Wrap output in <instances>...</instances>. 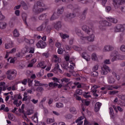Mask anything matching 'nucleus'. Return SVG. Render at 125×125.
Instances as JSON below:
<instances>
[{"label": "nucleus", "mask_w": 125, "mask_h": 125, "mask_svg": "<svg viewBox=\"0 0 125 125\" xmlns=\"http://www.w3.org/2000/svg\"><path fill=\"white\" fill-rule=\"evenodd\" d=\"M6 28V23L5 22H0V29H5Z\"/></svg>", "instance_id": "39"}, {"label": "nucleus", "mask_w": 125, "mask_h": 125, "mask_svg": "<svg viewBox=\"0 0 125 125\" xmlns=\"http://www.w3.org/2000/svg\"><path fill=\"white\" fill-rule=\"evenodd\" d=\"M38 68H42V69H45L46 68V64L44 63V62H41L37 64Z\"/></svg>", "instance_id": "20"}, {"label": "nucleus", "mask_w": 125, "mask_h": 125, "mask_svg": "<svg viewBox=\"0 0 125 125\" xmlns=\"http://www.w3.org/2000/svg\"><path fill=\"white\" fill-rule=\"evenodd\" d=\"M21 108H20L19 109V112H20V113H22V114L25 113V111L24 110V109L25 108V104H22Z\"/></svg>", "instance_id": "36"}, {"label": "nucleus", "mask_w": 125, "mask_h": 125, "mask_svg": "<svg viewBox=\"0 0 125 125\" xmlns=\"http://www.w3.org/2000/svg\"><path fill=\"white\" fill-rule=\"evenodd\" d=\"M70 112L72 114H77V111L76 110V108L72 107L70 108Z\"/></svg>", "instance_id": "48"}, {"label": "nucleus", "mask_w": 125, "mask_h": 125, "mask_svg": "<svg viewBox=\"0 0 125 125\" xmlns=\"http://www.w3.org/2000/svg\"><path fill=\"white\" fill-rule=\"evenodd\" d=\"M123 41H124V35L123 34H121L119 38V42H122Z\"/></svg>", "instance_id": "64"}, {"label": "nucleus", "mask_w": 125, "mask_h": 125, "mask_svg": "<svg viewBox=\"0 0 125 125\" xmlns=\"http://www.w3.org/2000/svg\"><path fill=\"white\" fill-rule=\"evenodd\" d=\"M99 68V65L98 64H95L93 66L92 71H97Z\"/></svg>", "instance_id": "46"}, {"label": "nucleus", "mask_w": 125, "mask_h": 125, "mask_svg": "<svg viewBox=\"0 0 125 125\" xmlns=\"http://www.w3.org/2000/svg\"><path fill=\"white\" fill-rule=\"evenodd\" d=\"M54 26L56 30H59L62 27V23L61 21H58L55 23Z\"/></svg>", "instance_id": "21"}, {"label": "nucleus", "mask_w": 125, "mask_h": 125, "mask_svg": "<svg viewBox=\"0 0 125 125\" xmlns=\"http://www.w3.org/2000/svg\"><path fill=\"white\" fill-rule=\"evenodd\" d=\"M81 42L82 43L84 44L87 43V42H88V39H87V36H85L83 37L82 36V37H80Z\"/></svg>", "instance_id": "25"}, {"label": "nucleus", "mask_w": 125, "mask_h": 125, "mask_svg": "<svg viewBox=\"0 0 125 125\" xmlns=\"http://www.w3.org/2000/svg\"><path fill=\"white\" fill-rule=\"evenodd\" d=\"M60 16L57 13H54L53 14L51 17L50 20V21H53V20H56L59 18Z\"/></svg>", "instance_id": "17"}, {"label": "nucleus", "mask_w": 125, "mask_h": 125, "mask_svg": "<svg viewBox=\"0 0 125 125\" xmlns=\"http://www.w3.org/2000/svg\"><path fill=\"white\" fill-rule=\"evenodd\" d=\"M83 119H84V117L83 116H81L78 118V119L76 121V123H78L77 125H83V122L82 121H83Z\"/></svg>", "instance_id": "24"}, {"label": "nucleus", "mask_w": 125, "mask_h": 125, "mask_svg": "<svg viewBox=\"0 0 125 125\" xmlns=\"http://www.w3.org/2000/svg\"><path fill=\"white\" fill-rule=\"evenodd\" d=\"M54 122V119L53 118H48L47 119V123L51 124Z\"/></svg>", "instance_id": "50"}, {"label": "nucleus", "mask_w": 125, "mask_h": 125, "mask_svg": "<svg viewBox=\"0 0 125 125\" xmlns=\"http://www.w3.org/2000/svg\"><path fill=\"white\" fill-rule=\"evenodd\" d=\"M46 45V42L42 40L39 41L36 44L38 48H45Z\"/></svg>", "instance_id": "9"}, {"label": "nucleus", "mask_w": 125, "mask_h": 125, "mask_svg": "<svg viewBox=\"0 0 125 125\" xmlns=\"http://www.w3.org/2000/svg\"><path fill=\"white\" fill-rule=\"evenodd\" d=\"M58 83H54L53 82H51L49 83V86L50 87H55V86H58Z\"/></svg>", "instance_id": "38"}, {"label": "nucleus", "mask_w": 125, "mask_h": 125, "mask_svg": "<svg viewBox=\"0 0 125 125\" xmlns=\"http://www.w3.org/2000/svg\"><path fill=\"white\" fill-rule=\"evenodd\" d=\"M36 90L39 91V92H42V91H43L44 89L42 87H38L37 88Z\"/></svg>", "instance_id": "59"}, {"label": "nucleus", "mask_w": 125, "mask_h": 125, "mask_svg": "<svg viewBox=\"0 0 125 125\" xmlns=\"http://www.w3.org/2000/svg\"><path fill=\"white\" fill-rule=\"evenodd\" d=\"M85 55H86L85 53H82V58H83L84 59H85L86 61H89V58L85 56Z\"/></svg>", "instance_id": "49"}, {"label": "nucleus", "mask_w": 125, "mask_h": 125, "mask_svg": "<svg viewBox=\"0 0 125 125\" xmlns=\"http://www.w3.org/2000/svg\"><path fill=\"white\" fill-rule=\"evenodd\" d=\"M60 36L63 40H65V39H68V38H69V35L66 34H63V33H60Z\"/></svg>", "instance_id": "33"}, {"label": "nucleus", "mask_w": 125, "mask_h": 125, "mask_svg": "<svg viewBox=\"0 0 125 125\" xmlns=\"http://www.w3.org/2000/svg\"><path fill=\"white\" fill-rule=\"evenodd\" d=\"M73 49H74L75 50H76L77 51H82V50H83V49H82V48L76 45H74L73 46Z\"/></svg>", "instance_id": "41"}, {"label": "nucleus", "mask_w": 125, "mask_h": 125, "mask_svg": "<svg viewBox=\"0 0 125 125\" xmlns=\"http://www.w3.org/2000/svg\"><path fill=\"white\" fill-rule=\"evenodd\" d=\"M21 6L23 7V9H24L25 10H27L28 9V5L25 2L22 1L21 2Z\"/></svg>", "instance_id": "30"}, {"label": "nucleus", "mask_w": 125, "mask_h": 125, "mask_svg": "<svg viewBox=\"0 0 125 125\" xmlns=\"http://www.w3.org/2000/svg\"><path fill=\"white\" fill-rule=\"evenodd\" d=\"M46 28V24L43 23L39 27H37V30L39 32L44 31V29Z\"/></svg>", "instance_id": "13"}, {"label": "nucleus", "mask_w": 125, "mask_h": 125, "mask_svg": "<svg viewBox=\"0 0 125 125\" xmlns=\"http://www.w3.org/2000/svg\"><path fill=\"white\" fill-rule=\"evenodd\" d=\"M99 87H100L99 86L96 85H93L91 87V92L93 93V95L95 97H98V94H97V93H98V91H97V90H96V89L98 88Z\"/></svg>", "instance_id": "10"}, {"label": "nucleus", "mask_w": 125, "mask_h": 125, "mask_svg": "<svg viewBox=\"0 0 125 125\" xmlns=\"http://www.w3.org/2000/svg\"><path fill=\"white\" fill-rule=\"evenodd\" d=\"M124 3H125L124 0H112V5L115 9H118Z\"/></svg>", "instance_id": "4"}, {"label": "nucleus", "mask_w": 125, "mask_h": 125, "mask_svg": "<svg viewBox=\"0 0 125 125\" xmlns=\"http://www.w3.org/2000/svg\"><path fill=\"white\" fill-rule=\"evenodd\" d=\"M118 92H119L118 91H110L109 92V94L110 95H113L114 94H116V93H118Z\"/></svg>", "instance_id": "62"}, {"label": "nucleus", "mask_w": 125, "mask_h": 125, "mask_svg": "<svg viewBox=\"0 0 125 125\" xmlns=\"http://www.w3.org/2000/svg\"><path fill=\"white\" fill-rule=\"evenodd\" d=\"M36 4L37 5H34L33 9V12L36 14H40V13H42L47 9L46 5L42 0L38 1Z\"/></svg>", "instance_id": "1"}, {"label": "nucleus", "mask_w": 125, "mask_h": 125, "mask_svg": "<svg viewBox=\"0 0 125 125\" xmlns=\"http://www.w3.org/2000/svg\"><path fill=\"white\" fill-rule=\"evenodd\" d=\"M56 107L57 108H63L64 107V104L62 103H56Z\"/></svg>", "instance_id": "42"}, {"label": "nucleus", "mask_w": 125, "mask_h": 125, "mask_svg": "<svg viewBox=\"0 0 125 125\" xmlns=\"http://www.w3.org/2000/svg\"><path fill=\"white\" fill-rule=\"evenodd\" d=\"M22 18L24 22V24L25 25H28V24L27 23V21H26L27 20V14H26V13H23L22 14Z\"/></svg>", "instance_id": "29"}, {"label": "nucleus", "mask_w": 125, "mask_h": 125, "mask_svg": "<svg viewBox=\"0 0 125 125\" xmlns=\"http://www.w3.org/2000/svg\"><path fill=\"white\" fill-rule=\"evenodd\" d=\"M111 56H113L112 59V61L114 62V61H116V60H118V59H124L125 60V56H121L119 54H118V52H116L112 53Z\"/></svg>", "instance_id": "7"}, {"label": "nucleus", "mask_w": 125, "mask_h": 125, "mask_svg": "<svg viewBox=\"0 0 125 125\" xmlns=\"http://www.w3.org/2000/svg\"><path fill=\"white\" fill-rule=\"evenodd\" d=\"M7 61H9L10 60V63H14L15 62V61L16 60V58H14L12 59L9 58V59L7 60Z\"/></svg>", "instance_id": "56"}, {"label": "nucleus", "mask_w": 125, "mask_h": 125, "mask_svg": "<svg viewBox=\"0 0 125 125\" xmlns=\"http://www.w3.org/2000/svg\"><path fill=\"white\" fill-rule=\"evenodd\" d=\"M46 17H47V13H43L39 16L38 19L41 21H43L46 19Z\"/></svg>", "instance_id": "19"}, {"label": "nucleus", "mask_w": 125, "mask_h": 125, "mask_svg": "<svg viewBox=\"0 0 125 125\" xmlns=\"http://www.w3.org/2000/svg\"><path fill=\"white\" fill-rule=\"evenodd\" d=\"M67 8L71 9V10H73V11H77V10H79V9H81V7L79 6L78 5H73L72 4H69L67 5Z\"/></svg>", "instance_id": "12"}, {"label": "nucleus", "mask_w": 125, "mask_h": 125, "mask_svg": "<svg viewBox=\"0 0 125 125\" xmlns=\"http://www.w3.org/2000/svg\"><path fill=\"white\" fill-rule=\"evenodd\" d=\"M83 119H84V117L83 116H81L78 118V119L76 121V123H78L77 125H83V122L82 121H83Z\"/></svg>", "instance_id": "23"}, {"label": "nucleus", "mask_w": 125, "mask_h": 125, "mask_svg": "<svg viewBox=\"0 0 125 125\" xmlns=\"http://www.w3.org/2000/svg\"><path fill=\"white\" fill-rule=\"evenodd\" d=\"M8 119H9V120H11V121H13V120H14V116L12 114H9L8 115Z\"/></svg>", "instance_id": "52"}, {"label": "nucleus", "mask_w": 125, "mask_h": 125, "mask_svg": "<svg viewBox=\"0 0 125 125\" xmlns=\"http://www.w3.org/2000/svg\"><path fill=\"white\" fill-rule=\"evenodd\" d=\"M15 14L16 16H20V11L19 10H17L15 11Z\"/></svg>", "instance_id": "63"}, {"label": "nucleus", "mask_w": 125, "mask_h": 125, "mask_svg": "<svg viewBox=\"0 0 125 125\" xmlns=\"http://www.w3.org/2000/svg\"><path fill=\"white\" fill-rule=\"evenodd\" d=\"M114 46L110 45H106L104 47L103 49V52H109L110 51H112V50H114Z\"/></svg>", "instance_id": "11"}, {"label": "nucleus", "mask_w": 125, "mask_h": 125, "mask_svg": "<svg viewBox=\"0 0 125 125\" xmlns=\"http://www.w3.org/2000/svg\"><path fill=\"white\" fill-rule=\"evenodd\" d=\"M13 36H15L16 38H18V37H19V32H18V30H17V29H15L14 30Z\"/></svg>", "instance_id": "37"}, {"label": "nucleus", "mask_w": 125, "mask_h": 125, "mask_svg": "<svg viewBox=\"0 0 125 125\" xmlns=\"http://www.w3.org/2000/svg\"><path fill=\"white\" fill-rule=\"evenodd\" d=\"M125 31V24H118L114 28V32L119 33L120 32H124Z\"/></svg>", "instance_id": "6"}, {"label": "nucleus", "mask_w": 125, "mask_h": 125, "mask_svg": "<svg viewBox=\"0 0 125 125\" xmlns=\"http://www.w3.org/2000/svg\"><path fill=\"white\" fill-rule=\"evenodd\" d=\"M109 72H111V69L106 64H104L101 67L102 75H107Z\"/></svg>", "instance_id": "8"}, {"label": "nucleus", "mask_w": 125, "mask_h": 125, "mask_svg": "<svg viewBox=\"0 0 125 125\" xmlns=\"http://www.w3.org/2000/svg\"><path fill=\"white\" fill-rule=\"evenodd\" d=\"M87 10H88V9H87V8H85L83 10L82 13V17H81L82 20H84V19H85V15L86 14V13H87Z\"/></svg>", "instance_id": "26"}, {"label": "nucleus", "mask_w": 125, "mask_h": 125, "mask_svg": "<svg viewBox=\"0 0 125 125\" xmlns=\"http://www.w3.org/2000/svg\"><path fill=\"white\" fill-rule=\"evenodd\" d=\"M61 81L63 83L64 82L65 83H69L70 82V79L66 78H64L62 79Z\"/></svg>", "instance_id": "54"}, {"label": "nucleus", "mask_w": 125, "mask_h": 125, "mask_svg": "<svg viewBox=\"0 0 125 125\" xmlns=\"http://www.w3.org/2000/svg\"><path fill=\"white\" fill-rule=\"evenodd\" d=\"M107 21H100V29H102V27H110L112 26L111 23H118V20L117 19L113 18H107Z\"/></svg>", "instance_id": "2"}, {"label": "nucleus", "mask_w": 125, "mask_h": 125, "mask_svg": "<svg viewBox=\"0 0 125 125\" xmlns=\"http://www.w3.org/2000/svg\"><path fill=\"white\" fill-rule=\"evenodd\" d=\"M76 17V14L74 13H69L65 16V19L67 20H71L72 18H75Z\"/></svg>", "instance_id": "15"}, {"label": "nucleus", "mask_w": 125, "mask_h": 125, "mask_svg": "<svg viewBox=\"0 0 125 125\" xmlns=\"http://www.w3.org/2000/svg\"><path fill=\"white\" fill-rule=\"evenodd\" d=\"M75 32L76 34V35H77V36H78V37H83V32H82V31H81V29H80V28H78V27H76L75 28Z\"/></svg>", "instance_id": "14"}, {"label": "nucleus", "mask_w": 125, "mask_h": 125, "mask_svg": "<svg viewBox=\"0 0 125 125\" xmlns=\"http://www.w3.org/2000/svg\"><path fill=\"white\" fill-rule=\"evenodd\" d=\"M42 55L45 58H48L49 57V53L48 52L43 53L42 54Z\"/></svg>", "instance_id": "53"}, {"label": "nucleus", "mask_w": 125, "mask_h": 125, "mask_svg": "<svg viewBox=\"0 0 125 125\" xmlns=\"http://www.w3.org/2000/svg\"><path fill=\"white\" fill-rule=\"evenodd\" d=\"M58 54H62L63 53V49L62 48H59L58 49Z\"/></svg>", "instance_id": "60"}, {"label": "nucleus", "mask_w": 125, "mask_h": 125, "mask_svg": "<svg viewBox=\"0 0 125 125\" xmlns=\"http://www.w3.org/2000/svg\"><path fill=\"white\" fill-rule=\"evenodd\" d=\"M92 59L94 61H96L98 59L97 58V55L95 53H93L92 55Z\"/></svg>", "instance_id": "47"}, {"label": "nucleus", "mask_w": 125, "mask_h": 125, "mask_svg": "<svg viewBox=\"0 0 125 125\" xmlns=\"http://www.w3.org/2000/svg\"><path fill=\"white\" fill-rule=\"evenodd\" d=\"M82 29L87 35L93 34V30L89 25H84L82 27Z\"/></svg>", "instance_id": "5"}, {"label": "nucleus", "mask_w": 125, "mask_h": 125, "mask_svg": "<svg viewBox=\"0 0 125 125\" xmlns=\"http://www.w3.org/2000/svg\"><path fill=\"white\" fill-rule=\"evenodd\" d=\"M32 57H33V55L32 54H30L29 55H26L25 58L26 60H29V59H31Z\"/></svg>", "instance_id": "58"}, {"label": "nucleus", "mask_w": 125, "mask_h": 125, "mask_svg": "<svg viewBox=\"0 0 125 125\" xmlns=\"http://www.w3.org/2000/svg\"><path fill=\"white\" fill-rule=\"evenodd\" d=\"M7 75L8 80H10V81L14 80L17 75V71L14 69L8 70L7 71Z\"/></svg>", "instance_id": "3"}, {"label": "nucleus", "mask_w": 125, "mask_h": 125, "mask_svg": "<svg viewBox=\"0 0 125 125\" xmlns=\"http://www.w3.org/2000/svg\"><path fill=\"white\" fill-rule=\"evenodd\" d=\"M83 96L85 98H89L91 97V95H90V93H89V92H85L83 94Z\"/></svg>", "instance_id": "40"}, {"label": "nucleus", "mask_w": 125, "mask_h": 125, "mask_svg": "<svg viewBox=\"0 0 125 125\" xmlns=\"http://www.w3.org/2000/svg\"><path fill=\"white\" fill-rule=\"evenodd\" d=\"M73 116H72L71 114H66L65 116V117L66 118V119H68V120H70V119H72V117Z\"/></svg>", "instance_id": "61"}, {"label": "nucleus", "mask_w": 125, "mask_h": 125, "mask_svg": "<svg viewBox=\"0 0 125 125\" xmlns=\"http://www.w3.org/2000/svg\"><path fill=\"white\" fill-rule=\"evenodd\" d=\"M98 75H99L98 72L96 71H93V72L91 73V75L92 77H97L98 76Z\"/></svg>", "instance_id": "44"}, {"label": "nucleus", "mask_w": 125, "mask_h": 125, "mask_svg": "<svg viewBox=\"0 0 125 125\" xmlns=\"http://www.w3.org/2000/svg\"><path fill=\"white\" fill-rule=\"evenodd\" d=\"M61 100L62 102H63V103H68V100L66 98L64 97V96L61 97Z\"/></svg>", "instance_id": "45"}, {"label": "nucleus", "mask_w": 125, "mask_h": 125, "mask_svg": "<svg viewBox=\"0 0 125 125\" xmlns=\"http://www.w3.org/2000/svg\"><path fill=\"white\" fill-rule=\"evenodd\" d=\"M109 114L110 115V117L111 119H114V117L115 115H114V109H113L112 107L109 108Z\"/></svg>", "instance_id": "32"}, {"label": "nucleus", "mask_w": 125, "mask_h": 125, "mask_svg": "<svg viewBox=\"0 0 125 125\" xmlns=\"http://www.w3.org/2000/svg\"><path fill=\"white\" fill-rule=\"evenodd\" d=\"M94 38H95V36L94 35L93 33H91V35H90L89 36H87L88 42H94Z\"/></svg>", "instance_id": "22"}, {"label": "nucleus", "mask_w": 125, "mask_h": 125, "mask_svg": "<svg viewBox=\"0 0 125 125\" xmlns=\"http://www.w3.org/2000/svg\"><path fill=\"white\" fill-rule=\"evenodd\" d=\"M35 86H42L44 85V84L40 83L38 81H35Z\"/></svg>", "instance_id": "35"}, {"label": "nucleus", "mask_w": 125, "mask_h": 125, "mask_svg": "<svg viewBox=\"0 0 125 125\" xmlns=\"http://www.w3.org/2000/svg\"><path fill=\"white\" fill-rule=\"evenodd\" d=\"M120 49L122 52H125V45H122L120 46Z\"/></svg>", "instance_id": "57"}, {"label": "nucleus", "mask_w": 125, "mask_h": 125, "mask_svg": "<svg viewBox=\"0 0 125 125\" xmlns=\"http://www.w3.org/2000/svg\"><path fill=\"white\" fill-rule=\"evenodd\" d=\"M48 42L49 46H50L51 47H53V45H54V42H53L52 39L49 38Z\"/></svg>", "instance_id": "34"}, {"label": "nucleus", "mask_w": 125, "mask_h": 125, "mask_svg": "<svg viewBox=\"0 0 125 125\" xmlns=\"http://www.w3.org/2000/svg\"><path fill=\"white\" fill-rule=\"evenodd\" d=\"M32 120L35 124H37L39 122V118H38V113H35L33 116L31 118Z\"/></svg>", "instance_id": "18"}, {"label": "nucleus", "mask_w": 125, "mask_h": 125, "mask_svg": "<svg viewBox=\"0 0 125 125\" xmlns=\"http://www.w3.org/2000/svg\"><path fill=\"white\" fill-rule=\"evenodd\" d=\"M5 47L6 49H8L9 48H11L12 47H13V46H12V43L5 44Z\"/></svg>", "instance_id": "43"}, {"label": "nucleus", "mask_w": 125, "mask_h": 125, "mask_svg": "<svg viewBox=\"0 0 125 125\" xmlns=\"http://www.w3.org/2000/svg\"><path fill=\"white\" fill-rule=\"evenodd\" d=\"M76 93L79 95H82L83 94V90L81 89H78L76 90Z\"/></svg>", "instance_id": "51"}, {"label": "nucleus", "mask_w": 125, "mask_h": 125, "mask_svg": "<svg viewBox=\"0 0 125 125\" xmlns=\"http://www.w3.org/2000/svg\"><path fill=\"white\" fill-rule=\"evenodd\" d=\"M116 82V80L114 79L112 76H109L108 78V83H114Z\"/></svg>", "instance_id": "27"}, {"label": "nucleus", "mask_w": 125, "mask_h": 125, "mask_svg": "<svg viewBox=\"0 0 125 125\" xmlns=\"http://www.w3.org/2000/svg\"><path fill=\"white\" fill-rule=\"evenodd\" d=\"M63 12H64V7H62L58 9L57 13L60 16V15L63 14Z\"/></svg>", "instance_id": "28"}, {"label": "nucleus", "mask_w": 125, "mask_h": 125, "mask_svg": "<svg viewBox=\"0 0 125 125\" xmlns=\"http://www.w3.org/2000/svg\"><path fill=\"white\" fill-rule=\"evenodd\" d=\"M102 106V104L99 102L96 103L95 107H94V111L96 112H98L99 110H100V107Z\"/></svg>", "instance_id": "16"}, {"label": "nucleus", "mask_w": 125, "mask_h": 125, "mask_svg": "<svg viewBox=\"0 0 125 125\" xmlns=\"http://www.w3.org/2000/svg\"><path fill=\"white\" fill-rule=\"evenodd\" d=\"M29 50H30V48H29V47L25 46L21 50V53H22V54H25L27 53V52H28Z\"/></svg>", "instance_id": "31"}, {"label": "nucleus", "mask_w": 125, "mask_h": 125, "mask_svg": "<svg viewBox=\"0 0 125 125\" xmlns=\"http://www.w3.org/2000/svg\"><path fill=\"white\" fill-rule=\"evenodd\" d=\"M62 68L67 70L68 69V64L67 63H63L61 65Z\"/></svg>", "instance_id": "55"}]
</instances>
